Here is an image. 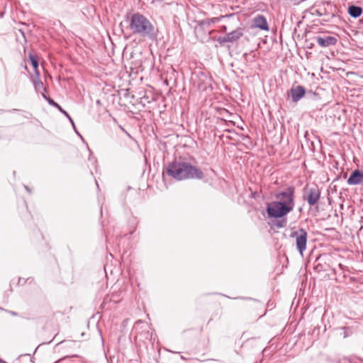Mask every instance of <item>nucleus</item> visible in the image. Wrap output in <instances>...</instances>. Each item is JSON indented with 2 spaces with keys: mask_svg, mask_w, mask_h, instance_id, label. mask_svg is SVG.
<instances>
[{
  "mask_svg": "<svg viewBox=\"0 0 363 363\" xmlns=\"http://www.w3.org/2000/svg\"><path fill=\"white\" fill-rule=\"evenodd\" d=\"M164 172L169 177L181 181L185 179H202L203 172L191 163L182 160H174L164 168Z\"/></svg>",
  "mask_w": 363,
  "mask_h": 363,
  "instance_id": "obj_1",
  "label": "nucleus"
},
{
  "mask_svg": "<svg viewBox=\"0 0 363 363\" xmlns=\"http://www.w3.org/2000/svg\"><path fill=\"white\" fill-rule=\"evenodd\" d=\"M129 28L133 34L142 37L152 38L154 35L153 25L140 13H133L130 16Z\"/></svg>",
  "mask_w": 363,
  "mask_h": 363,
  "instance_id": "obj_2",
  "label": "nucleus"
},
{
  "mask_svg": "<svg viewBox=\"0 0 363 363\" xmlns=\"http://www.w3.org/2000/svg\"><path fill=\"white\" fill-rule=\"evenodd\" d=\"M266 211L269 217L275 218H282L292 211L286 205L279 203L277 201L268 203Z\"/></svg>",
  "mask_w": 363,
  "mask_h": 363,
  "instance_id": "obj_3",
  "label": "nucleus"
},
{
  "mask_svg": "<svg viewBox=\"0 0 363 363\" xmlns=\"http://www.w3.org/2000/svg\"><path fill=\"white\" fill-rule=\"evenodd\" d=\"M294 194L295 189L291 186L284 191L276 194L274 196L279 203H282L293 211L295 206Z\"/></svg>",
  "mask_w": 363,
  "mask_h": 363,
  "instance_id": "obj_4",
  "label": "nucleus"
},
{
  "mask_svg": "<svg viewBox=\"0 0 363 363\" xmlns=\"http://www.w3.org/2000/svg\"><path fill=\"white\" fill-rule=\"evenodd\" d=\"M243 35V29L238 28L230 33H226L224 36H219L216 38L220 47H227L230 48V46L228 43H233L238 40Z\"/></svg>",
  "mask_w": 363,
  "mask_h": 363,
  "instance_id": "obj_5",
  "label": "nucleus"
},
{
  "mask_svg": "<svg viewBox=\"0 0 363 363\" xmlns=\"http://www.w3.org/2000/svg\"><path fill=\"white\" fill-rule=\"evenodd\" d=\"M291 238L296 239V246L299 253L303 255V252L306 249L308 233L303 228L293 231L291 233Z\"/></svg>",
  "mask_w": 363,
  "mask_h": 363,
  "instance_id": "obj_6",
  "label": "nucleus"
},
{
  "mask_svg": "<svg viewBox=\"0 0 363 363\" xmlns=\"http://www.w3.org/2000/svg\"><path fill=\"white\" fill-rule=\"evenodd\" d=\"M194 84L196 85L197 88L202 91H206L208 87H211L212 79L208 74L199 72L194 74L193 78Z\"/></svg>",
  "mask_w": 363,
  "mask_h": 363,
  "instance_id": "obj_7",
  "label": "nucleus"
},
{
  "mask_svg": "<svg viewBox=\"0 0 363 363\" xmlns=\"http://www.w3.org/2000/svg\"><path fill=\"white\" fill-rule=\"evenodd\" d=\"M320 197V191L318 186L313 185L305 188L303 199L306 200L310 206L315 205L319 201Z\"/></svg>",
  "mask_w": 363,
  "mask_h": 363,
  "instance_id": "obj_8",
  "label": "nucleus"
},
{
  "mask_svg": "<svg viewBox=\"0 0 363 363\" xmlns=\"http://www.w3.org/2000/svg\"><path fill=\"white\" fill-rule=\"evenodd\" d=\"M306 94V89L302 86H296L291 88L289 92V95L291 96L293 102H297L302 99Z\"/></svg>",
  "mask_w": 363,
  "mask_h": 363,
  "instance_id": "obj_9",
  "label": "nucleus"
},
{
  "mask_svg": "<svg viewBox=\"0 0 363 363\" xmlns=\"http://www.w3.org/2000/svg\"><path fill=\"white\" fill-rule=\"evenodd\" d=\"M317 43L322 48H326L330 45H334L337 43L336 38L330 35L318 36L315 38Z\"/></svg>",
  "mask_w": 363,
  "mask_h": 363,
  "instance_id": "obj_10",
  "label": "nucleus"
},
{
  "mask_svg": "<svg viewBox=\"0 0 363 363\" xmlns=\"http://www.w3.org/2000/svg\"><path fill=\"white\" fill-rule=\"evenodd\" d=\"M349 185H357L363 184V172L360 170H354L352 172L349 179H347Z\"/></svg>",
  "mask_w": 363,
  "mask_h": 363,
  "instance_id": "obj_11",
  "label": "nucleus"
},
{
  "mask_svg": "<svg viewBox=\"0 0 363 363\" xmlns=\"http://www.w3.org/2000/svg\"><path fill=\"white\" fill-rule=\"evenodd\" d=\"M254 25L262 30H269V26L265 17L262 15H259L254 18Z\"/></svg>",
  "mask_w": 363,
  "mask_h": 363,
  "instance_id": "obj_12",
  "label": "nucleus"
},
{
  "mask_svg": "<svg viewBox=\"0 0 363 363\" xmlns=\"http://www.w3.org/2000/svg\"><path fill=\"white\" fill-rule=\"evenodd\" d=\"M349 14L353 18H358L362 13V9L359 6L352 5L348 8Z\"/></svg>",
  "mask_w": 363,
  "mask_h": 363,
  "instance_id": "obj_13",
  "label": "nucleus"
},
{
  "mask_svg": "<svg viewBox=\"0 0 363 363\" xmlns=\"http://www.w3.org/2000/svg\"><path fill=\"white\" fill-rule=\"evenodd\" d=\"M43 97L48 101L50 105L56 107L57 109H59L61 113L65 114L67 117H69V114L67 111H65L64 109L62 108V107L55 101H54L52 99H51L49 97H47L45 94L43 95Z\"/></svg>",
  "mask_w": 363,
  "mask_h": 363,
  "instance_id": "obj_14",
  "label": "nucleus"
},
{
  "mask_svg": "<svg viewBox=\"0 0 363 363\" xmlns=\"http://www.w3.org/2000/svg\"><path fill=\"white\" fill-rule=\"evenodd\" d=\"M29 59H30V61L31 62V65L33 66V67L36 69L38 67V60L35 58V57L32 55V54H29Z\"/></svg>",
  "mask_w": 363,
  "mask_h": 363,
  "instance_id": "obj_15",
  "label": "nucleus"
},
{
  "mask_svg": "<svg viewBox=\"0 0 363 363\" xmlns=\"http://www.w3.org/2000/svg\"><path fill=\"white\" fill-rule=\"evenodd\" d=\"M34 86L37 90L45 89L43 83L40 80L34 82Z\"/></svg>",
  "mask_w": 363,
  "mask_h": 363,
  "instance_id": "obj_16",
  "label": "nucleus"
},
{
  "mask_svg": "<svg viewBox=\"0 0 363 363\" xmlns=\"http://www.w3.org/2000/svg\"><path fill=\"white\" fill-rule=\"evenodd\" d=\"M199 25L203 27H208L211 25V21L209 18H206L199 22Z\"/></svg>",
  "mask_w": 363,
  "mask_h": 363,
  "instance_id": "obj_17",
  "label": "nucleus"
},
{
  "mask_svg": "<svg viewBox=\"0 0 363 363\" xmlns=\"http://www.w3.org/2000/svg\"><path fill=\"white\" fill-rule=\"evenodd\" d=\"M286 220H284L278 221V223L276 224V225L279 228H283L286 225Z\"/></svg>",
  "mask_w": 363,
  "mask_h": 363,
  "instance_id": "obj_18",
  "label": "nucleus"
},
{
  "mask_svg": "<svg viewBox=\"0 0 363 363\" xmlns=\"http://www.w3.org/2000/svg\"><path fill=\"white\" fill-rule=\"evenodd\" d=\"M223 16H221V17H215V18H209V21H211V23H218L220 19L221 18H223Z\"/></svg>",
  "mask_w": 363,
  "mask_h": 363,
  "instance_id": "obj_19",
  "label": "nucleus"
},
{
  "mask_svg": "<svg viewBox=\"0 0 363 363\" xmlns=\"http://www.w3.org/2000/svg\"><path fill=\"white\" fill-rule=\"evenodd\" d=\"M9 314H11V315L13 316H17L18 315V313L16 312H14V311H6Z\"/></svg>",
  "mask_w": 363,
  "mask_h": 363,
  "instance_id": "obj_20",
  "label": "nucleus"
},
{
  "mask_svg": "<svg viewBox=\"0 0 363 363\" xmlns=\"http://www.w3.org/2000/svg\"><path fill=\"white\" fill-rule=\"evenodd\" d=\"M119 127H120V128H121L123 131H124V132L126 133V135H128L130 138H131L130 135L127 131H125V129H124L122 126H121V125H120Z\"/></svg>",
  "mask_w": 363,
  "mask_h": 363,
  "instance_id": "obj_21",
  "label": "nucleus"
},
{
  "mask_svg": "<svg viewBox=\"0 0 363 363\" xmlns=\"http://www.w3.org/2000/svg\"><path fill=\"white\" fill-rule=\"evenodd\" d=\"M67 118H69V121L72 123V125H73L74 128L75 129V125H74V121H73V120L72 119V118H71L69 116V117H67Z\"/></svg>",
  "mask_w": 363,
  "mask_h": 363,
  "instance_id": "obj_22",
  "label": "nucleus"
},
{
  "mask_svg": "<svg viewBox=\"0 0 363 363\" xmlns=\"http://www.w3.org/2000/svg\"><path fill=\"white\" fill-rule=\"evenodd\" d=\"M67 118H69V121L72 123V125H73L74 128L75 129V125H74V121H73V120L72 119V118H71L69 116V117H67Z\"/></svg>",
  "mask_w": 363,
  "mask_h": 363,
  "instance_id": "obj_23",
  "label": "nucleus"
},
{
  "mask_svg": "<svg viewBox=\"0 0 363 363\" xmlns=\"http://www.w3.org/2000/svg\"><path fill=\"white\" fill-rule=\"evenodd\" d=\"M65 358H67V357H65L64 358L60 359L59 360L56 361L55 363H59L61 361H62L63 359H65Z\"/></svg>",
  "mask_w": 363,
  "mask_h": 363,
  "instance_id": "obj_24",
  "label": "nucleus"
},
{
  "mask_svg": "<svg viewBox=\"0 0 363 363\" xmlns=\"http://www.w3.org/2000/svg\"><path fill=\"white\" fill-rule=\"evenodd\" d=\"M226 29H227V28H226V26H223V31H224V32H226Z\"/></svg>",
  "mask_w": 363,
  "mask_h": 363,
  "instance_id": "obj_25",
  "label": "nucleus"
},
{
  "mask_svg": "<svg viewBox=\"0 0 363 363\" xmlns=\"http://www.w3.org/2000/svg\"><path fill=\"white\" fill-rule=\"evenodd\" d=\"M25 188L27 189V191H30V189H28V187L27 186H25Z\"/></svg>",
  "mask_w": 363,
  "mask_h": 363,
  "instance_id": "obj_26",
  "label": "nucleus"
},
{
  "mask_svg": "<svg viewBox=\"0 0 363 363\" xmlns=\"http://www.w3.org/2000/svg\"><path fill=\"white\" fill-rule=\"evenodd\" d=\"M0 363H6V362L0 359Z\"/></svg>",
  "mask_w": 363,
  "mask_h": 363,
  "instance_id": "obj_27",
  "label": "nucleus"
},
{
  "mask_svg": "<svg viewBox=\"0 0 363 363\" xmlns=\"http://www.w3.org/2000/svg\"><path fill=\"white\" fill-rule=\"evenodd\" d=\"M0 310H1V311H4V308H1V307H0Z\"/></svg>",
  "mask_w": 363,
  "mask_h": 363,
  "instance_id": "obj_28",
  "label": "nucleus"
}]
</instances>
